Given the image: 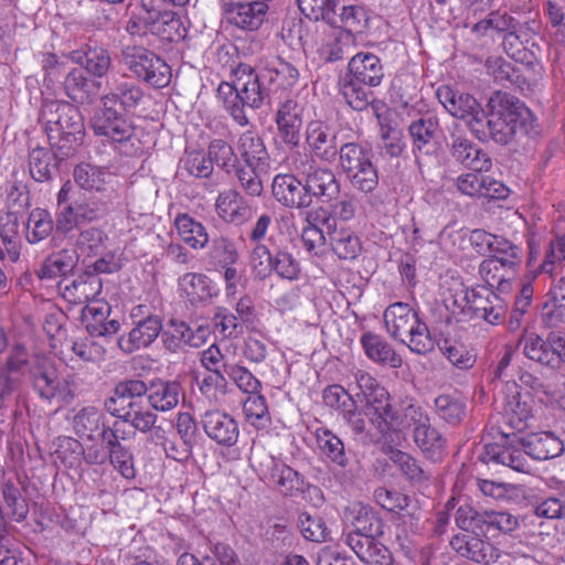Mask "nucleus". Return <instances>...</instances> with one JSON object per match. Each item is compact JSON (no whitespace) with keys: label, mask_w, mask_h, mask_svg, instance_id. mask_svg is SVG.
Listing matches in <instances>:
<instances>
[{"label":"nucleus","mask_w":565,"mask_h":565,"mask_svg":"<svg viewBox=\"0 0 565 565\" xmlns=\"http://www.w3.org/2000/svg\"><path fill=\"white\" fill-rule=\"evenodd\" d=\"M563 451V441L548 431L534 433L525 438H518L514 434L510 437L507 434L503 444L486 446L488 461L507 466L518 472H529L531 469L525 455L543 461L558 457Z\"/></svg>","instance_id":"1"},{"label":"nucleus","mask_w":565,"mask_h":565,"mask_svg":"<svg viewBox=\"0 0 565 565\" xmlns=\"http://www.w3.org/2000/svg\"><path fill=\"white\" fill-rule=\"evenodd\" d=\"M489 107L490 113L484 120L487 139L491 138L498 143L507 145L518 134H536L537 119L516 97L495 92L489 100Z\"/></svg>","instance_id":"2"},{"label":"nucleus","mask_w":565,"mask_h":565,"mask_svg":"<svg viewBox=\"0 0 565 565\" xmlns=\"http://www.w3.org/2000/svg\"><path fill=\"white\" fill-rule=\"evenodd\" d=\"M266 89L256 71L246 63H239L231 71L230 81L217 87V97L233 120L244 127L248 124L245 107L257 109L263 105Z\"/></svg>","instance_id":"3"},{"label":"nucleus","mask_w":565,"mask_h":565,"mask_svg":"<svg viewBox=\"0 0 565 565\" xmlns=\"http://www.w3.org/2000/svg\"><path fill=\"white\" fill-rule=\"evenodd\" d=\"M41 118L45 124L49 141L58 156L70 157L82 143L84 125L78 109L67 102L44 105Z\"/></svg>","instance_id":"4"},{"label":"nucleus","mask_w":565,"mask_h":565,"mask_svg":"<svg viewBox=\"0 0 565 565\" xmlns=\"http://www.w3.org/2000/svg\"><path fill=\"white\" fill-rule=\"evenodd\" d=\"M387 333L394 339L406 343L418 354H426L434 349V340L427 324L418 312L406 302H394L383 313Z\"/></svg>","instance_id":"5"},{"label":"nucleus","mask_w":565,"mask_h":565,"mask_svg":"<svg viewBox=\"0 0 565 565\" xmlns=\"http://www.w3.org/2000/svg\"><path fill=\"white\" fill-rule=\"evenodd\" d=\"M354 377L365 401V415L370 423L383 436L396 433L401 420L394 415L395 409L387 390L366 372L358 371Z\"/></svg>","instance_id":"6"},{"label":"nucleus","mask_w":565,"mask_h":565,"mask_svg":"<svg viewBox=\"0 0 565 565\" xmlns=\"http://www.w3.org/2000/svg\"><path fill=\"white\" fill-rule=\"evenodd\" d=\"M452 302L461 312L470 313L490 324L497 326L504 321L507 306L492 288L478 285L468 288L462 282L454 289Z\"/></svg>","instance_id":"7"},{"label":"nucleus","mask_w":565,"mask_h":565,"mask_svg":"<svg viewBox=\"0 0 565 565\" xmlns=\"http://www.w3.org/2000/svg\"><path fill=\"white\" fill-rule=\"evenodd\" d=\"M71 181H66L57 192L56 226L62 232H71L82 225L99 221L106 213L105 203L86 196L71 201Z\"/></svg>","instance_id":"8"},{"label":"nucleus","mask_w":565,"mask_h":565,"mask_svg":"<svg viewBox=\"0 0 565 565\" xmlns=\"http://www.w3.org/2000/svg\"><path fill=\"white\" fill-rule=\"evenodd\" d=\"M121 55L124 64L137 79L154 88H164L171 83L170 65L154 52L143 46L127 45Z\"/></svg>","instance_id":"9"},{"label":"nucleus","mask_w":565,"mask_h":565,"mask_svg":"<svg viewBox=\"0 0 565 565\" xmlns=\"http://www.w3.org/2000/svg\"><path fill=\"white\" fill-rule=\"evenodd\" d=\"M436 96L452 117L467 122L476 138L481 141L487 140L486 113L472 95L458 93L448 85H441L437 88Z\"/></svg>","instance_id":"10"},{"label":"nucleus","mask_w":565,"mask_h":565,"mask_svg":"<svg viewBox=\"0 0 565 565\" xmlns=\"http://www.w3.org/2000/svg\"><path fill=\"white\" fill-rule=\"evenodd\" d=\"M250 466L262 481L273 484L284 497H298L308 488L306 478L300 472L270 455L264 454L258 461L250 458Z\"/></svg>","instance_id":"11"},{"label":"nucleus","mask_w":565,"mask_h":565,"mask_svg":"<svg viewBox=\"0 0 565 565\" xmlns=\"http://www.w3.org/2000/svg\"><path fill=\"white\" fill-rule=\"evenodd\" d=\"M92 129L115 149L130 142L136 134V125L128 115L102 104L92 119Z\"/></svg>","instance_id":"12"},{"label":"nucleus","mask_w":565,"mask_h":565,"mask_svg":"<svg viewBox=\"0 0 565 565\" xmlns=\"http://www.w3.org/2000/svg\"><path fill=\"white\" fill-rule=\"evenodd\" d=\"M305 143L310 154L323 162H333L338 156L337 134L331 125L322 119L308 121Z\"/></svg>","instance_id":"13"},{"label":"nucleus","mask_w":565,"mask_h":565,"mask_svg":"<svg viewBox=\"0 0 565 565\" xmlns=\"http://www.w3.org/2000/svg\"><path fill=\"white\" fill-rule=\"evenodd\" d=\"M147 392L143 381L128 380L119 382L115 386L113 396L105 401V408L113 416L124 418L146 403Z\"/></svg>","instance_id":"14"},{"label":"nucleus","mask_w":565,"mask_h":565,"mask_svg":"<svg viewBox=\"0 0 565 565\" xmlns=\"http://www.w3.org/2000/svg\"><path fill=\"white\" fill-rule=\"evenodd\" d=\"M206 436L223 447L236 445L239 438V425L234 416L222 409L206 411L201 418Z\"/></svg>","instance_id":"15"},{"label":"nucleus","mask_w":565,"mask_h":565,"mask_svg":"<svg viewBox=\"0 0 565 565\" xmlns=\"http://www.w3.org/2000/svg\"><path fill=\"white\" fill-rule=\"evenodd\" d=\"M103 282L98 275L83 273L76 278L63 279L58 284L62 298L74 306H86L96 300L102 292Z\"/></svg>","instance_id":"16"},{"label":"nucleus","mask_w":565,"mask_h":565,"mask_svg":"<svg viewBox=\"0 0 565 565\" xmlns=\"http://www.w3.org/2000/svg\"><path fill=\"white\" fill-rule=\"evenodd\" d=\"M209 334V329L205 327H198L192 330L184 321L171 319L167 329L162 332V342L167 350L177 353L184 350L185 347H202Z\"/></svg>","instance_id":"17"},{"label":"nucleus","mask_w":565,"mask_h":565,"mask_svg":"<svg viewBox=\"0 0 565 565\" xmlns=\"http://www.w3.org/2000/svg\"><path fill=\"white\" fill-rule=\"evenodd\" d=\"M302 110L297 100L286 99L279 104L275 115L278 136L290 149L297 148L300 142Z\"/></svg>","instance_id":"18"},{"label":"nucleus","mask_w":565,"mask_h":565,"mask_svg":"<svg viewBox=\"0 0 565 565\" xmlns=\"http://www.w3.org/2000/svg\"><path fill=\"white\" fill-rule=\"evenodd\" d=\"M481 534L463 533L455 535L451 547L462 557L479 564H491L500 557V550L480 537Z\"/></svg>","instance_id":"19"},{"label":"nucleus","mask_w":565,"mask_h":565,"mask_svg":"<svg viewBox=\"0 0 565 565\" xmlns=\"http://www.w3.org/2000/svg\"><path fill=\"white\" fill-rule=\"evenodd\" d=\"M31 377L34 391L43 399L64 398L67 385L58 376L55 365L46 359L38 361L31 369Z\"/></svg>","instance_id":"20"},{"label":"nucleus","mask_w":565,"mask_h":565,"mask_svg":"<svg viewBox=\"0 0 565 565\" xmlns=\"http://www.w3.org/2000/svg\"><path fill=\"white\" fill-rule=\"evenodd\" d=\"M274 198L284 206L305 209L312 204V200L299 179L290 173L277 174L271 184Z\"/></svg>","instance_id":"21"},{"label":"nucleus","mask_w":565,"mask_h":565,"mask_svg":"<svg viewBox=\"0 0 565 565\" xmlns=\"http://www.w3.org/2000/svg\"><path fill=\"white\" fill-rule=\"evenodd\" d=\"M110 306L105 301L95 300L82 309V322L92 338H108L115 335L120 323L116 319H108Z\"/></svg>","instance_id":"22"},{"label":"nucleus","mask_w":565,"mask_h":565,"mask_svg":"<svg viewBox=\"0 0 565 565\" xmlns=\"http://www.w3.org/2000/svg\"><path fill=\"white\" fill-rule=\"evenodd\" d=\"M268 11L267 3L263 1L230 2L225 3L226 20L242 30H257L264 22Z\"/></svg>","instance_id":"23"},{"label":"nucleus","mask_w":565,"mask_h":565,"mask_svg":"<svg viewBox=\"0 0 565 565\" xmlns=\"http://www.w3.org/2000/svg\"><path fill=\"white\" fill-rule=\"evenodd\" d=\"M347 77L361 82L369 88L379 86L384 77L380 57L370 52L356 53L348 64Z\"/></svg>","instance_id":"24"},{"label":"nucleus","mask_w":565,"mask_h":565,"mask_svg":"<svg viewBox=\"0 0 565 565\" xmlns=\"http://www.w3.org/2000/svg\"><path fill=\"white\" fill-rule=\"evenodd\" d=\"M162 330L161 319L154 315H148L136 323L127 335L118 338V347L125 353H132L140 348L150 345Z\"/></svg>","instance_id":"25"},{"label":"nucleus","mask_w":565,"mask_h":565,"mask_svg":"<svg viewBox=\"0 0 565 565\" xmlns=\"http://www.w3.org/2000/svg\"><path fill=\"white\" fill-rule=\"evenodd\" d=\"M451 157L473 171L489 172L492 161L489 154L463 136H455L450 148Z\"/></svg>","instance_id":"26"},{"label":"nucleus","mask_w":565,"mask_h":565,"mask_svg":"<svg viewBox=\"0 0 565 565\" xmlns=\"http://www.w3.org/2000/svg\"><path fill=\"white\" fill-rule=\"evenodd\" d=\"M343 542L365 564L387 565L391 563L390 550L376 537H363L358 534H344Z\"/></svg>","instance_id":"27"},{"label":"nucleus","mask_w":565,"mask_h":565,"mask_svg":"<svg viewBox=\"0 0 565 565\" xmlns=\"http://www.w3.org/2000/svg\"><path fill=\"white\" fill-rule=\"evenodd\" d=\"M216 213L224 222L242 225L253 216L247 201L235 190L221 192L215 201Z\"/></svg>","instance_id":"28"},{"label":"nucleus","mask_w":565,"mask_h":565,"mask_svg":"<svg viewBox=\"0 0 565 565\" xmlns=\"http://www.w3.org/2000/svg\"><path fill=\"white\" fill-rule=\"evenodd\" d=\"M75 183L87 192H105L114 190V175L104 167L82 162L73 170Z\"/></svg>","instance_id":"29"},{"label":"nucleus","mask_w":565,"mask_h":565,"mask_svg":"<svg viewBox=\"0 0 565 565\" xmlns=\"http://www.w3.org/2000/svg\"><path fill=\"white\" fill-rule=\"evenodd\" d=\"M143 89L131 82H122L100 98V104L119 109L129 116L143 100Z\"/></svg>","instance_id":"30"},{"label":"nucleus","mask_w":565,"mask_h":565,"mask_svg":"<svg viewBox=\"0 0 565 565\" xmlns=\"http://www.w3.org/2000/svg\"><path fill=\"white\" fill-rule=\"evenodd\" d=\"M360 343L364 354L372 362L393 369L402 366V356L381 335L365 332L361 335Z\"/></svg>","instance_id":"31"},{"label":"nucleus","mask_w":565,"mask_h":565,"mask_svg":"<svg viewBox=\"0 0 565 565\" xmlns=\"http://www.w3.org/2000/svg\"><path fill=\"white\" fill-rule=\"evenodd\" d=\"M416 446L430 460H441L447 455V439L430 420L413 429Z\"/></svg>","instance_id":"32"},{"label":"nucleus","mask_w":565,"mask_h":565,"mask_svg":"<svg viewBox=\"0 0 565 565\" xmlns=\"http://www.w3.org/2000/svg\"><path fill=\"white\" fill-rule=\"evenodd\" d=\"M328 235L331 249L338 258L353 260L361 254L362 242L351 228L328 224Z\"/></svg>","instance_id":"33"},{"label":"nucleus","mask_w":565,"mask_h":565,"mask_svg":"<svg viewBox=\"0 0 565 565\" xmlns=\"http://www.w3.org/2000/svg\"><path fill=\"white\" fill-rule=\"evenodd\" d=\"M181 294L192 303L210 301L216 290L212 280L202 273H186L179 278Z\"/></svg>","instance_id":"34"},{"label":"nucleus","mask_w":565,"mask_h":565,"mask_svg":"<svg viewBox=\"0 0 565 565\" xmlns=\"http://www.w3.org/2000/svg\"><path fill=\"white\" fill-rule=\"evenodd\" d=\"M237 151L245 164L255 168H269L267 149L256 131L246 130L239 136Z\"/></svg>","instance_id":"35"},{"label":"nucleus","mask_w":565,"mask_h":565,"mask_svg":"<svg viewBox=\"0 0 565 565\" xmlns=\"http://www.w3.org/2000/svg\"><path fill=\"white\" fill-rule=\"evenodd\" d=\"M515 18L507 11L492 10L483 19L476 22L471 29V34L478 39L493 38L494 35L504 36L509 30L514 28Z\"/></svg>","instance_id":"36"},{"label":"nucleus","mask_w":565,"mask_h":565,"mask_svg":"<svg viewBox=\"0 0 565 565\" xmlns=\"http://www.w3.org/2000/svg\"><path fill=\"white\" fill-rule=\"evenodd\" d=\"M150 32L163 42L178 43L186 35L181 17L173 11L158 12L149 23Z\"/></svg>","instance_id":"37"},{"label":"nucleus","mask_w":565,"mask_h":565,"mask_svg":"<svg viewBox=\"0 0 565 565\" xmlns=\"http://www.w3.org/2000/svg\"><path fill=\"white\" fill-rule=\"evenodd\" d=\"M242 411L247 425L252 426L257 433L268 431L273 420L267 399L262 393L247 396Z\"/></svg>","instance_id":"38"},{"label":"nucleus","mask_w":565,"mask_h":565,"mask_svg":"<svg viewBox=\"0 0 565 565\" xmlns=\"http://www.w3.org/2000/svg\"><path fill=\"white\" fill-rule=\"evenodd\" d=\"M315 438L321 456L341 468L347 466L348 457L344 444L332 430L327 427H318L315 430Z\"/></svg>","instance_id":"39"},{"label":"nucleus","mask_w":565,"mask_h":565,"mask_svg":"<svg viewBox=\"0 0 565 565\" xmlns=\"http://www.w3.org/2000/svg\"><path fill=\"white\" fill-rule=\"evenodd\" d=\"M521 343H523V353L527 359L546 366L555 364L552 333L546 340L534 332L523 334L519 340V344Z\"/></svg>","instance_id":"40"},{"label":"nucleus","mask_w":565,"mask_h":565,"mask_svg":"<svg viewBox=\"0 0 565 565\" xmlns=\"http://www.w3.org/2000/svg\"><path fill=\"white\" fill-rule=\"evenodd\" d=\"M174 227L182 242L193 249H201L209 243L205 227L188 213H179L175 216Z\"/></svg>","instance_id":"41"},{"label":"nucleus","mask_w":565,"mask_h":565,"mask_svg":"<svg viewBox=\"0 0 565 565\" xmlns=\"http://www.w3.org/2000/svg\"><path fill=\"white\" fill-rule=\"evenodd\" d=\"M339 189L340 185L330 169L316 168L306 178V190L311 200L313 196L330 200Z\"/></svg>","instance_id":"42"},{"label":"nucleus","mask_w":565,"mask_h":565,"mask_svg":"<svg viewBox=\"0 0 565 565\" xmlns=\"http://www.w3.org/2000/svg\"><path fill=\"white\" fill-rule=\"evenodd\" d=\"M479 276L489 288H497L505 291L510 287V280L516 275V271L508 269L499 259L489 256L479 265Z\"/></svg>","instance_id":"43"},{"label":"nucleus","mask_w":565,"mask_h":565,"mask_svg":"<svg viewBox=\"0 0 565 565\" xmlns=\"http://www.w3.org/2000/svg\"><path fill=\"white\" fill-rule=\"evenodd\" d=\"M180 398V385L175 382L153 383L146 394V402L159 412H167L174 408Z\"/></svg>","instance_id":"44"},{"label":"nucleus","mask_w":565,"mask_h":565,"mask_svg":"<svg viewBox=\"0 0 565 565\" xmlns=\"http://www.w3.org/2000/svg\"><path fill=\"white\" fill-rule=\"evenodd\" d=\"M338 25L344 30L351 39L353 34H362L369 28L370 15L364 6H343L338 15Z\"/></svg>","instance_id":"45"},{"label":"nucleus","mask_w":565,"mask_h":565,"mask_svg":"<svg viewBox=\"0 0 565 565\" xmlns=\"http://www.w3.org/2000/svg\"><path fill=\"white\" fill-rule=\"evenodd\" d=\"M481 533L486 537H497L499 534H507L514 531L519 521L511 513L503 511H484L481 514Z\"/></svg>","instance_id":"46"},{"label":"nucleus","mask_w":565,"mask_h":565,"mask_svg":"<svg viewBox=\"0 0 565 565\" xmlns=\"http://www.w3.org/2000/svg\"><path fill=\"white\" fill-rule=\"evenodd\" d=\"M75 266V260L72 253L67 249H62L49 255L42 263L36 276L40 279H54L64 276L72 271Z\"/></svg>","instance_id":"47"},{"label":"nucleus","mask_w":565,"mask_h":565,"mask_svg":"<svg viewBox=\"0 0 565 565\" xmlns=\"http://www.w3.org/2000/svg\"><path fill=\"white\" fill-rule=\"evenodd\" d=\"M53 225V218L47 210L40 207L32 210L26 223V241L30 244L42 242L52 234Z\"/></svg>","instance_id":"48"},{"label":"nucleus","mask_w":565,"mask_h":565,"mask_svg":"<svg viewBox=\"0 0 565 565\" xmlns=\"http://www.w3.org/2000/svg\"><path fill=\"white\" fill-rule=\"evenodd\" d=\"M340 95L356 111L365 110L373 98V93L367 86L347 76L340 84Z\"/></svg>","instance_id":"49"},{"label":"nucleus","mask_w":565,"mask_h":565,"mask_svg":"<svg viewBox=\"0 0 565 565\" xmlns=\"http://www.w3.org/2000/svg\"><path fill=\"white\" fill-rule=\"evenodd\" d=\"M64 87L67 96L79 104L88 102L94 94V82L87 78L81 68H74L67 74Z\"/></svg>","instance_id":"50"},{"label":"nucleus","mask_w":565,"mask_h":565,"mask_svg":"<svg viewBox=\"0 0 565 565\" xmlns=\"http://www.w3.org/2000/svg\"><path fill=\"white\" fill-rule=\"evenodd\" d=\"M437 416L449 425H458L465 418L467 405L460 397L444 394L435 399Z\"/></svg>","instance_id":"51"},{"label":"nucleus","mask_w":565,"mask_h":565,"mask_svg":"<svg viewBox=\"0 0 565 565\" xmlns=\"http://www.w3.org/2000/svg\"><path fill=\"white\" fill-rule=\"evenodd\" d=\"M103 414L95 407H84L74 417V429L81 438L93 439L104 425Z\"/></svg>","instance_id":"52"},{"label":"nucleus","mask_w":565,"mask_h":565,"mask_svg":"<svg viewBox=\"0 0 565 565\" xmlns=\"http://www.w3.org/2000/svg\"><path fill=\"white\" fill-rule=\"evenodd\" d=\"M394 415L401 420L397 431L411 426L416 428L430 420L424 408L413 397H406L401 401L399 407L395 409Z\"/></svg>","instance_id":"53"},{"label":"nucleus","mask_w":565,"mask_h":565,"mask_svg":"<svg viewBox=\"0 0 565 565\" xmlns=\"http://www.w3.org/2000/svg\"><path fill=\"white\" fill-rule=\"evenodd\" d=\"M490 253L493 258L499 259L508 269L518 273L522 265V248L503 236H498Z\"/></svg>","instance_id":"54"},{"label":"nucleus","mask_w":565,"mask_h":565,"mask_svg":"<svg viewBox=\"0 0 565 565\" xmlns=\"http://www.w3.org/2000/svg\"><path fill=\"white\" fill-rule=\"evenodd\" d=\"M54 157L52 152L45 148L38 147L29 154V170L31 177L36 182H44L52 178V169Z\"/></svg>","instance_id":"55"},{"label":"nucleus","mask_w":565,"mask_h":565,"mask_svg":"<svg viewBox=\"0 0 565 565\" xmlns=\"http://www.w3.org/2000/svg\"><path fill=\"white\" fill-rule=\"evenodd\" d=\"M267 74L276 90L290 89L299 79L298 70L292 64L284 60H279L274 66L268 67Z\"/></svg>","instance_id":"56"},{"label":"nucleus","mask_w":565,"mask_h":565,"mask_svg":"<svg viewBox=\"0 0 565 565\" xmlns=\"http://www.w3.org/2000/svg\"><path fill=\"white\" fill-rule=\"evenodd\" d=\"M207 154L213 164L230 173L237 163V157L231 143L223 139H213L207 147Z\"/></svg>","instance_id":"57"},{"label":"nucleus","mask_w":565,"mask_h":565,"mask_svg":"<svg viewBox=\"0 0 565 565\" xmlns=\"http://www.w3.org/2000/svg\"><path fill=\"white\" fill-rule=\"evenodd\" d=\"M375 501L385 510L402 514V515H409L411 512L408 511L411 499L408 495L396 491V490H388L386 488H379L374 492Z\"/></svg>","instance_id":"58"},{"label":"nucleus","mask_w":565,"mask_h":565,"mask_svg":"<svg viewBox=\"0 0 565 565\" xmlns=\"http://www.w3.org/2000/svg\"><path fill=\"white\" fill-rule=\"evenodd\" d=\"M339 0H297L301 13L309 20L330 22Z\"/></svg>","instance_id":"59"},{"label":"nucleus","mask_w":565,"mask_h":565,"mask_svg":"<svg viewBox=\"0 0 565 565\" xmlns=\"http://www.w3.org/2000/svg\"><path fill=\"white\" fill-rule=\"evenodd\" d=\"M198 386L202 396L216 403L225 396L227 381L223 372H207L198 380Z\"/></svg>","instance_id":"60"},{"label":"nucleus","mask_w":565,"mask_h":565,"mask_svg":"<svg viewBox=\"0 0 565 565\" xmlns=\"http://www.w3.org/2000/svg\"><path fill=\"white\" fill-rule=\"evenodd\" d=\"M298 526L307 541L322 543L328 540L329 531L320 516H312L303 512L299 515Z\"/></svg>","instance_id":"61"},{"label":"nucleus","mask_w":565,"mask_h":565,"mask_svg":"<svg viewBox=\"0 0 565 565\" xmlns=\"http://www.w3.org/2000/svg\"><path fill=\"white\" fill-rule=\"evenodd\" d=\"M401 472L414 483H423L429 479V475L419 465V461L409 454L397 450L392 457Z\"/></svg>","instance_id":"62"},{"label":"nucleus","mask_w":565,"mask_h":565,"mask_svg":"<svg viewBox=\"0 0 565 565\" xmlns=\"http://www.w3.org/2000/svg\"><path fill=\"white\" fill-rule=\"evenodd\" d=\"M268 168H255L247 164L236 167L235 174L242 189L250 196H259L263 193L260 172Z\"/></svg>","instance_id":"63"},{"label":"nucleus","mask_w":565,"mask_h":565,"mask_svg":"<svg viewBox=\"0 0 565 565\" xmlns=\"http://www.w3.org/2000/svg\"><path fill=\"white\" fill-rule=\"evenodd\" d=\"M226 373L238 390L248 396L262 392V382L246 366L234 364Z\"/></svg>","instance_id":"64"}]
</instances>
